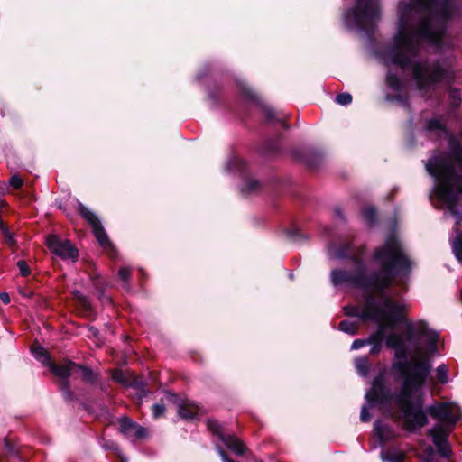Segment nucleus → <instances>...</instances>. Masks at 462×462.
I'll list each match as a JSON object with an SVG mask.
<instances>
[{
	"mask_svg": "<svg viewBox=\"0 0 462 462\" xmlns=\"http://www.w3.org/2000/svg\"><path fill=\"white\" fill-rule=\"evenodd\" d=\"M89 332L91 333L92 336H94L95 337H97L98 335V330L95 328H89Z\"/></svg>",
	"mask_w": 462,
	"mask_h": 462,
	"instance_id": "obj_44",
	"label": "nucleus"
},
{
	"mask_svg": "<svg viewBox=\"0 0 462 462\" xmlns=\"http://www.w3.org/2000/svg\"><path fill=\"white\" fill-rule=\"evenodd\" d=\"M374 435L378 439L381 446H383L386 442L393 439L396 436V430L393 427L376 420L374 424Z\"/></svg>",
	"mask_w": 462,
	"mask_h": 462,
	"instance_id": "obj_15",
	"label": "nucleus"
},
{
	"mask_svg": "<svg viewBox=\"0 0 462 462\" xmlns=\"http://www.w3.org/2000/svg\"><path fill=\"white\" fill-rule=\"evenodd\" d=\"M133 373L125 372L123 370H116L113 373V380L116 381L118 383H121L125 386H128L131 381V375H133Z\"/></svg>",
	"mask_w": 462,
	"mask_h": 462,
	"instance_id": "obj_21",
	"label": "nucleus"
},
{
	"mask_svg": "<svg viewBox=\"0 0 462 462\" xmlns=\"http://www.w3.org/2000/svg\"><path fill=\"white\" fill-rule=\"evenodd\" d=\"M261 187V183L254 179H248L245 180V185L242 187L241 191L243 193H253L257 191Z\"/></svg>",
	"mask_w": 462,
	"mask_h": 462,
	"instance_id": "obj_25",
	"label": "nucleus"
},
{
	"mask_svg": "<svg viewBox=\"0 0 462 462\" xmlns=\"http://www.w3.org/2000/svg\"><path fill=\"white\" fill-rule=\"evenodd\" d=\"M245 162L241 158H239L237 156H234L227 162V164L226 166V170L229 171H237L242 173L245 170Z\"/></svg>",
	"mask_w": 462,
	"mask_h": 462,
	"instance_id": "obj_22",
	"label": "nucleus"
},
{
	"mask_svg": "<svg viewBox=\"0 0 462 462\" xmlns=\"http://www.w3.org/2000/svg\"><path fill=\"white\" fill-rule=\"evenodd\" d=\"M207 426L208 430L236 455H243L245 452V447L242 441H240L234 435H225L223 433L222 425L215 420H208Z\"/></svg>",
	"mask_w": 462,
	"mask_h": 462,
	"instance_id": "obj_10",
	"label": "nucleus"
},
{
	"mask_svg": "<svg viewBox=\"0 0 462 462\" xmlns=\"http://www.w3.org/2000/svg\"><path fill=\"white\" fill-rule=\"evenodd\" d=\"M199 410V406L189 400H180L178 403V413L180 418L185 420L194 419L198 415Z\"/></svg>",
	"mask_w": 462,
	"mask_h": 462,
	"instance_id": "obj_16",
	"label": "nucleus"
},
{
	"mask_svg": "<svg viewBox=\"0 0 462 462\" xmlns=\"http://www.w3.org/2000/svg\"><path fill=\"white\" fill-rule=\"evenodd\" d=\"M448 100L453 108H457L461 105L460 90L457 88H448Z\"/></svg>",
	"mask_w": 462,
	"mask_h": 462,
	"instance_id": "obj_24",
	"label": "nucleus"
},
{
	"mask_svg": "<svg viewBox=\"0 0 462 462\" xmlns=\"http://www.w3.org/2000/svg\"><path fill=\"white\" fill-rule=\"evenodd\" d=\"M51 372L62 380H66L72 374H79L85 381L93 382V372L85 366H80L73 362L66 361L60 365H52Z\"/></svg>",
	"mask_w": 462,
	"mask_h": 462,
	"instance_id": "obj_9",
	"label": "nucleus"
},
{
	"mask_svg": "<svg viewBox=\"0 0 462 462\" xmlns=\"http://www.w3.org/2000/svg\"><path fill=\"white\" fill-rule=\"evenodd\" d=\"M424 131L428 134H434L436 137H441L448 134L445 125L439 118H431L424 125Z\"/></svg>",
	"mask_w": 462,
	"mask_h": 462,
	"instance_id": "obj_17",
	"label": "nucleus"
},
{
	"mask_svg": "<svg viewBox=\"0 0 462 462\" xmlns=\"http://www.w3.org/2000/svg\"><path fill=\"white\" fill-rule=\"evenodd\" d=\"M103 447L106 449L117 450V445L113 441H106Z\"/></svg>",
	"mask_w": 462,
	"mask_h": 462,
	"instance_id": "obj_41",
	"label": "nucleus"
},
{
	"mask_svg": "<svg viewBox=\"0 0 462 462\" xmlns=\"http://www.w3.org/2000/svg\"><path fill=\"white\" fill-rule=\"evenodd\" d=\"M460 299H461V301H462V289H461V292H460Z\"/></svg>",
	"mask_w": 462,
	"mask_h": 462,
	"instance_id": "obj_46",
	"label": "nucleus"
},
{
	"mask_svg": "<svg viewBox=\"0 0 462 462\" xmlns=\"http://www.w3.org/2000/svg\"><path fill=\"white\" fill-rule=\"evenodd\" d=\"M17 267L22 276L26 277L31 273V269L24 260H19L17 262Z\"/></svg>",
	"mask_w": 462,
	"mask_h": 462,
	"instance_id": "obj_33",
	"label": "nucleus"
},
{
	"mask_svg": "<svg viewBox=\"0 0 462 462\" xmlns=\"http://www.w3.org/2000/svg\"><path fill=\"white\" fill-rule=\"evenodd\" d=\"M355 365L356 368L357 373L365 377L368 374L370 370V363L368 361L367 357L362 356L358 357L355 361Z\"/></svg>",
	"mask_w": 462,
	"mask_h": 462,
	"instance_id": "obj_20",
	"label": "nucleus"
},
{
	"mask_svg": "<svg viewBox=\"0 0 462 462\" xmlns=\"http://www.w3.org/2000/svg\"><path fill=\"white\" fill-rule=\"evenodd\" d=\"M386 83H387V86L389 87V88H391L393 91L398 93L397 95L393 96V97L388 96L387 99L391 100V101H396L401 106H406L408 105V97L406 95L401 94V92L402 91V89L404 88V82L391 69H389L387 76H386Z\"/></svg>",
	"mask_w": 462,
	"mask_h": 462,
	"instance_id": "obj_13",
	"label": "nucleus"
},
{
	"mask_svg": "<svg viewBox=\"0 0 462 462\" xmlns=\"http://www.w3.org/2000/svg\"><path fill=\"white\" fill-rule=\"evenodd\" d=\"M74 294H75V297H77L79 300L80 303L84 307H88V306L89 303H88V300L87 297L82 296L79 291H75Z\"/></svg>",
	"mask_w": 462,
	"mask_h": 462,
	"instance_id": "obj_40",
	"label": "nucleus"
},
{
	"mask_svg": "<svg viewBox=\"0 0 462 462\" xmlns=\"http://www.w3.org/2000/svg\"><path fill=\"white\" fill-rule=\"evenodd\" d=\"M217 450L219 454V456L221 457V459L223 462H234L233 460H231L227 455L226 454V452L223 450V448H221L219 446H217Z\"/></svg>",
	"mask_w": 462,
	"mask_h": 462,
	"instance_id": "obj_38",
	"label": "nucleus"
},
{
	"mask_svg": "<svg viewBox=\"0 0 462 462\" xmlns=\"http://www.w3.org/2000/svg\"><path fill=\"white\" fill-rule=\"evenodd\" d=\"M165 411V407L162 404L156 403L152 406V415L155 419L161 417Z\"/></svg>",
	"mask_w": 462,
	"mask_h": 462,
	"instance_id": "obj_35",
	"label": "nucleus"
},
{
	"mask_svg": "<svg viewBox=\"0 0 462 462\" xmlns=\"http://www.w3.org/2000/svg\"><path fill=\"white\" fill-rule=\"evenodd\" d=\"M459 14L457 0H411L399 5L398 31L393 43L382 53L389 69L395 65L411 71L418 89L434 90L437 84H452L457 77L454 54L430 62L423 58L422 44L438 51L454 50L451 39L445 37L450 20Z\"/></svg>",
	"mask_w": 462,
	"mask_h": 462,
	"instance_id": "obj_2",
	"label": "nucleus"
},
{
	"mask_svg": "<svg viewBox=\"0 0 462 462\" xmlns=\"http://www.w3.org/2000/svg\"><path fill=\"white\" fill-rule=\"evenodd\" d=\"M61 391L65 398H69L71 395V393L69 391V387L67 382H63L61 385Z\"/></svg>",
	"mask_w": 462,
	"mask_h": 462,
	"instance_id": "obj_39",
	"label": "nucleus"
},
{
	"mask_svg": "<svg viewBox=\"0 0 462 462\" xmlns=\"http://www.w3.org/2000/svg\"><path fill=\"white\" fill-rule=\"evenodd\" d=\"M128 387H133L136 389L140 393V397H143L146 394L145 384L141 379L136 377L134 374L131 375V381Z\"/></svg>",
	"mask_w": 462,
	"mask_h": 462,
	"instance_id": "obj_26",
	"label": "nucleus"
},
{
	"mask_svg": "<svg viewBox=\"0 0 462 462\" xmlns=\"http://www.w3.org/2000/svg\"><path fill=\"white\" fill-rule=\"evenodd\" d=\"M31 352L36 360L41 362L42 365L49 366L51 370V365L55 364L51 361V356L46 349L38 344H33L31 346Z\"/></svg>",
	"mask_w": 462,
	"mask_h": 462,
	"instance_id": "obj_18",
	"label": "nucleus"
},
{
	"mask_svg": "<svg viewBox=\"0 0 462 462\" xmlns=\"http://www.w3.org/2000/svg\"><path fill=\"white\" fill-rule=\"evenodd\" d=\"M167 395H168L169 400H171V401H174L177 398L176 395L173 393H168Z\"/></svg>",
	"mask_w": 462,
	"mask_h": 462,
	"instance_id": "obj_45",
	"label": "nucleus"
},
{
	"mask_svg": "<svg viewBox=\"0 0 462 462\" xmlns=\"http://www.w3.org/2000/svg\"><path fill=\"white\" fill-rule=\"evenodd\" d=\"M336 102L341 106L349 105L352 102V96L349 93H341L336 97Z\"/></svg>",
	"mask_w": 462,
	"mask_h": 462,
	"instance_id": "obj_32",
	"label": "nucleus"
},
{
	"mask_svg": "<svg viewBox=\"0 0 462 462\" xmlns=\"http://www.w3.org/2000/svg\"><path fill=\"white\" fill-rule=\"evenodd\" d=\"M0 228L4 235L5 242L13 246L15 243L13 234L7 229V227L4 225L2 221H0Z\"/></svg>",
	"mask_w": 462,
	"mask_h": 462,
	"instance_id": "obj_29",
	"label": "nucleus"
},
{
	"mask_svg": "<svg viewBox=\"0 0 462 462\" xmlns=\"http://www.w3.org/2000/svg\"><path fill=\"white\" fill-rule=\"evenodd\" d=\"M388 400V394L383 385V378L380 376L374 378L372 388L365 393L366 403L362 407L360 420L364 422L368 421L371 418L368 410L375 404H384Z\"/></svg>",
	"mask_w": 462,
	"mask_h": 462,
	"instance_id": "obj_6",
	"label": "nucleus"
},
{
	"mask_svg": "<svg viewBox=\"0 0 462 462\" xmlns=\"http://www.w3.org/2000/svg\"><path fill=\"white\" fill-rule=\"evenodd\" d=\"M363 217L366 221L367 225L372 226L374 223L376 210L374 207H368L363 210Z\"/></svg>",
	"mask_w": 462,
	"mask_h": 462,
	"instance_id": "obj_28",
	"label": "nucleus"
},
{
	"mask_svg": "<svg viewBox=\"0 0 462 462\" xmlns=\"http://www.w3.org/2000/svg\"><path fill=\"white\" fill-rule=\"evenodd\" d=\"M19 293L23 296V297H26V298H30L32 295V291H26L23 289H19Z\"/></svg>",
	"mask_w": 462,
	"mask_h": 462,
	"instance_id": "obj_43",
	"label": "nucleus"
},
{
	"mask_svg": "<svg viewBox=\"0 0 462 462\" xmlns=\"http://www.w3.org/2000/svg\"><path fill=\"white\" fill-rule=\"evenodd\" d=\"M380 18L378 0H356L343 14L345 25L351 31L369 35Z\"/></svg>",
	"mask_w": 462,
	"mask_h": 462,
	"instance_id": "obj_5",
	"label": "nucleus"
},
{
	"mask_svg": "<svg viewBox=\"0 0 462 462\" xmlns=\"http://www.w3.org/2000/svg\"><path fill=\"white\" fill-rule=\"evenodd\" d=\"M50 251L62 260L76 262L79 258L78 249L69 240H63L55 235H51L46 240Z\"/></svg>",
	"mask_w": 462,
	"mask_h": 462,
	"instance_id": "obj_7",
	"label": "nucleus"
},
{
	"mask_svg": "<svg viewBox=\"0 0 462 462\" xmlns=\"http://www.w3.org/2000/svg\"><path fill=\"white\" fill-rule=\"evenodd\" d=\"M120 431L126 437L143 439L146 436V430L137 425L132 420L123 417L119 420Z\"/></svg>",
	"mask_w": 462,
	"mask_h": 462,
	"instance_id": "obj_14",
	"label": "nucleus"
},
{
	"mask_svg": "<svg viewBox=\"0 0 462 462\" xmlns=\"http://www.w3.org/2000/svg\"><path fill=\"white\" fill-rule=\"evenodd\" d=\"M368 344V338L366 339H356L354 340V342L352 343L351 345V349L352 350H357L365 346H366Z\"/></svg>",
	"mask_w": 462,
	"mask_h": 462,
	"instance_id": "obj_37",
	"label": "nucleus"
},
{
	"mask_svg": "<svg viewBox=\"0 0 462 462\" xmlns=\"http://www.w3.org/2000/svg\"><path fill=\"white\" fill-rule=\"evenodd\" d=\"M451 430H448L443 425H435L429 429L427 433L432 439L433 444L436 446L439 453L442 457H448L450 447L448 442V437Z\"/></svg>",
	"mask_w": 462,
	"mask_h": 462,
	"instance_id": "obj_11",
	"label": "nucleus"
},
{
	"mask_svg": "<svg viewBox=\"0 0 462 462\" xmlns=\"http://www.w3.org/2000/svg\"><path fill=\"white\" fill-rule=\"evenodd\" d=\"M437 377L442 383H445L448 382V367L445 365H440L437 367Z\"/></svg>",
	"mask_w": 462,
	"mask_h": 462,
	"instance_id": "obj_31",
	"label": "nucleus"
},
{
	"mask_svg": "<svg viewBox=\"0 0 462 462\" xmlns=\"http://www.w3.org/2000/svg\"><path fill=\"white\" fill-rule=\"evenodd\" d=\"M394 367L406 377L400 391L393 396L394 403L402 413L403 429L409 432L420 430L427 424L430 415L439 422L437 425H443L448 430H452L460 418L457 405L435 402L424 406L423 388L432 369L430 359L395 363Z\"/></svg>",
	"mask_w": 462,
	"mask_h": 462,
	"instance_id": "obj_3",
	"label": "nucleus"
},
{
	"mask_svg": "<svg viewBox=\"0 0 462 462\" xmlns=\"http://www.w3.org/2000/svg\"><path fill=\"white\" fill-rule=\"evenodd\" d=\"M380 457L383 462H403L404 454L396 449H382Z\"/></svg>",
	"mask_w": 462,
	"mask_h": 462,
	"instance_id": "obj_19",
	"label": "nucleus"
},
{
	"mask_svg": "<svg viewBox=\"0 0 462 462\" xmlns=\"http://www.w3.org/2000/svg\"><path fill=\"white\" fill-rule=\"evenodd\" d=\"M80 215L89 223L92 231L104 249H113V245L97 216L86 206L78 202Z\"/></svg>",
	"mask_w": 462,
	"mask_h": 462,
	"instance_id": "obj_8",
	"label": "nucleus"
},
{
	"mask_svg": "<svg viewBox=\"0 0 462 462\" xmlns=\"http://www.w3.org/2000/svg\"><path fill=\"white\" fill-rule=\"evenodd\" d=\"M364 252L365 248H356L352 243L339 248L335 245H328V254L331 259H350L354 265L351 270H332L330 282L334 287H356L380 294L378 300L368 295L362 307L346 306L344 312L346 316L377 324L375 332L368 337L370 354H379L384 340L386 346L394 350L392 369L403 383L406 377L394 367V364L430 360L438 350L439 335L422 321L416 324L406 321L405 333L393 331L395 326L404 320L402 313L405 304L393 300L385 291L395 277H408L413 264L401 240L392 234L383 245L374 250L373 260L380 265V272L366 268L363 261Z\"/></svg>",
	"mask_w": 462,
	"mask_h": 462,
	"instance_id": "obj_1",
	"label": "nucleus"
},
{
	"mask_svg": "<svg viewBox=\"0 0 462 462\" xmlns=\"http://www.w3.org/2000/svg\"><path fill=\"white\" fill-rule=\"evenodd\" d=\"M131 275V270L129 267H121L118 272V276L123 282H127ZM125 290H129L130 286L127 282L124 285Z\"/></svg>",
	"mask_w": 462,
	"mask_h": 462,
	"instance_id": "obj_30",
	"label": "nucleus"
},
{
	"mask_svg": "<svg viewBox=\"0 0 462 462\" xmlns=\"http://www.w3.org/2000/svg\"><path fill=\"white\" fill-rule=\"evenodd\" d=\"M0 300L5 303L8 304L10 303V296L7 292H1L0 293Z\"/></svg>",
	"mask_w": 462,
	"mask_h": 462,
	"instance_id": "obj_42",
	"label": "nucleus"
},
{
	"mask_svg": "<svg viewBox=\"0 0 462 462\" xmlns=\"http://www.w3.org/2000/svg\"><path fill=\"white\" fill-rule=\"evenodd\" d=\"M263 113L266 116V119L269 122H273L276 118V112L274 111V109H273L271 106H264L263 107Z\"/></svg>",
	"mask_w": 462,
	"mask_h": 462,
	"instance_id": "obj_34",
	"label": "nucleus"
},
{
	"mask_svg": "<svg viewBox=\"0 0 462 462\" xmlns=\"http://www.w3.org/2000/svg\"><path fill=\"white\" fill-rule=\"evenodd\" d=\"M10 184L14 189H20L23 184V180L21 177H19L17 175H14L10 178Z\"/></svg>",
	"mask_w": 462,
	"mask_h": 462,
	"instance_id": "obj_36",
	"label": "nucleus"
},
{
	"mask_svg": "<svg viewBox=\"0 0 462 462\" xmlns=\"http://www.w3.org/2000/svg\"><path fill=\"white\" fill-rule=\"evenodd\" d=\"M451 430H448L443 425H435L429 429L427 433L432 439L433 444L436 446L439 453L442 457H448L450 447L448 442V437Z\"/></svg>",
	"mask_w": 462,
	"mask_h": 462,
	"instance_id": "obj_12",
	"label": "nucleus"
},
{
	"mask_svg": "<svg viewBox=\"0 0 462 462\" xmlns=\"http://www.w3.org/2000/svg\"><path fill=\"white\" fill-rule=\"evenodd\" d=\"M422 462H430L429 459H424Z\"/></svg>",
	"mask_w": 462,
	"mask_h": 462,
	"instance_id": "obj_47",
	"label": "nucleus"
},
{
	"mask_svg": "<svg viewBox=\"0 0 462 462\" xmlns=\"http://www.w3.org/2000/svg\"><path fill=\"white\" fill-rule=\"evenodd\" d=\"M339 329L349 335H356L358 331V324L355 321L343 320L339 323Z\"/></svg>",
	"mask_w": 462,
	"mask_h": 462,
	"instance_id": "obj_23",
	"label": "nucleus"
},
{
	"mask_svg": "<svg viewBox=\"0 0 462 462\" xmlns=\"http://www.w3.org/2000/svg\"><path fill=\"white\" fill-rule=\"evenodd\" d=\"M448 147L449 153L439 152L425 167L435 180L430 195L432 203L456 217L450 243L453 254L462 263V215L456 208L462 194V131L449 137Z\"/></svg>",
	"mask_w": 462,
	"mask_h": 462,
	"instance_id": "obj_4",
	"label": "nucleus"
},
{
	"mask_svg": "<svg viewBox=\"0 0 462 462\" xmlns=\"http://www.w3.org/2000/svg\"><path fill=\"white\" fill-rule=\"evenodd\" d=\"M237 86L240 88L241 94L250 99V100H256V95L254 93V91L246 85L244 81H237Z\"/></svg>",
	"mask_w": 462,
	"mask_h": 462,
	"instance_id": "obj_27",
	"label": "nucleus"
}]
</instances>
